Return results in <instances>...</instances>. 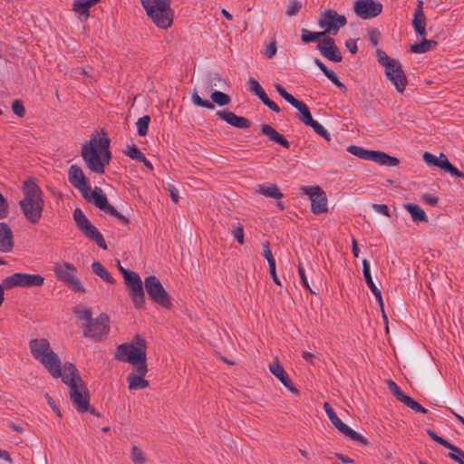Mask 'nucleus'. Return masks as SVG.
I'll list each match as a JSON object with an SVG mask.
<instances>
[{"instance_id": "6e6d98bb", "label": "nucleus", "mask_w": 464, "mask_h": 464, "mask_svg": "<svg viewBox=\"0 0 464 464\" xmlns=\"http://www.w3.org/2000/svg\"><path fill=\"white\" fill-rule=\"evenodd\" d=\"M263 255L265 258L267 260L268 266H271L272 264H276V260L273 256V254L269 248V244L266 243L263 245Z\"/></svg>"}, {"instance_id": "5701e85b", "label": "nucleus", "mask_w": 464, "mask_h": 464, "mask_svg": "<svg viewBox=\"0 0 464 464\" xmlns=\"http://www.w3.org/2000/svg\"><path fill=\"white\" fill-rule=\"evenodd\" d=\"M332 424L345 437L350 440L360 443L362 446L368 445V440L359 434L358 432L352 430L349 426L343 423L338 416H335L333 420H331Z\"/></svg>"}, {"instance_id": "0e129e2a", "label": "nucleus", "mask_w": 464, "mask_h": 464, "mask_svg": "<svg viewBox=\"0 0 464 464\" xmlns=\"http://www.w3.org/2000/svg\"><path fill=\"white\" fill-rule=\"evenodd\" d=\"M45 399L47 400L48 404L51 406V408L56 413V415L61 418L62 413L57 405L55 404L54 401L52 399V397L49 394H45Z\"/></svg>"}, {"instance_id": "0eeeda50", "label": "nucleus", "mask_w": 464, "mask_h": 464, "mask_svg": "<svg viewBox=\"0 0 464 464\" xmlns=\"http://www.w3.org/2000/svg\"><path fill=\"white\" fill-rule=\"evenodd\" d=\"M376 58L378 63L384 67V72L388 80L399 92H403L408 83L407 77L399 61L390 58L382 49H377Z\"/></svg>"}, {"instance_id": "a19ab883", "label": "nucleus", "mask_w": 464, "mask_h": 464, "mask_svg": "<svg viewBox=\"0 0 464 464\" xmlns=\"http://www.w3.org/2000/svg\"><path fill=\"white\" fill-rule=\"evenodd\" d=\"M387 385L391 392L395 396V398L401 401L404 402L406 399L409 397L398 387V385L392 380L386 381Z\"/></svg>"}, {"instance_id": "774afa93", "label": "nucleus", "mask_w": 464, "mask_h": 464, "mask_svg": "<svg viewBox=\"0 0 464 464\" xmlns=\"http://www.w3.org/2000/svg\"><path fill=\"white\" fill-rule=\"evenodd\" d=\"M324 409L330 420H333L335 416H337L335 411L328 402L324 403Z\"/></svg>"}, {"instance_id": "e433bc0d", "label": "nucleus", "mask_w": 464, "mask_h": 464, "mask_svg": "<svg viewBox=\"0 0 464 464\" xmlns=\"http://www.w3.org/2000/svg\"><path fill=\"white\" fill-rule=\"evenodd\" d=\"M362 263V274H363L365 282H366L367 285L369 286V288L371 289L372 293L376 294V292H377V290H379V288L375 285V284L372 278V275H371V271H370V265L366 259H363Z\"/></svg>"}, {"instance_id": "9d476101", "label": "nucleus", "mask_w": 464, "mask_h": 464, "mask_svg": "<svg viewBox=\"0 0 464 464\" xmlns=\"http://www.w3.org/2000/svg\"><path fill=\"white\" fill-rule=\"evenodd\" d=\"M144 287L153 303L166 309H169L172 306L170 295L165 290L157 276H150L146 277L144 280Z\"/></svg>"}, {"instance_id": "ddd939ff", "label": "nucleus", "mask_w": 464, "mask_h": 464, "mask_svg": "<svg viewBox=\"0 0 464 464\" xmlns=\"http://www.w3.org/2000/svg\"><path fill=\"white\" fill-rule=\"evenodd\" d=\"M109 316L101 314L88 324H83V336L92 339L95 342L102 341L110 332Z\"/></svg>"}, {"instance_id": "4d7b16f0", "label": "nucleus", "mask_w": 464, "mask_h": 464, "mask_svg": "<svg viewBox=\"0 0 464 464\" xmlns=\"http://www.w3.org/2000/svg\"><path fill=\"white\" fill-rule=\"evenodd\" d=\"M232 235L235 239L240 244H244V228L241 225H238L233 231Z\"/></svg>"}, {"instance_id": "b1692460", "label": "nucleus", "mask_w": 464, "mask_h": 464, "mask_svg": "<svg viewBox=\"0 0 464 464\" xmlns=\"http://www.w3.org/2000/svg\"><path fill=\"white\" fill-rule=\"evenodd\" d=\"M14 248V236L11 227L5 222L0 223V252L10 253Z\"/></svg>"}, {"instance_id": "4be33fe9", "label": "nucleus", "mask_w": 464, "mask_h": 464, "mask_svg": "<svg viewBox=\"0 0 464 464\" xmlns=\"http://www.w3.org/2000/svg\"><path fill=\"white\" fill-rule=\"evenodd\" d=\"M268 368L271 373L274 374L285 388H287L291 392L298 394V390L293 385L290 378L277 358L269 364Z\"/></svg>"}, {"instance_id": "13d9d810", "label": "nucleus", "mask_w": 464, "mask_h": 464, "mask_svg": "<svg viewBox=\"0 0 464 464\" xmlns=\"http://www.w3.org/2000/svg\"><path fill=\"white\" fill-rule=\"evenodd\" d=\"M381 37V33L378 29H372L369 33V40L373 46H377Z\"/></svg>"}, {"instance_id": "603ef678", "label": "nucleus", "mask_w": 464, "mask_h": 464, "mask_svg": "<svg viewBox=\"0 0 464 464\" xmlns=\"http://www.w3.org/2000/svg\"><path fill=\"white\" fill-rule=\"evenodd\" d=\"M427 433L434 441H436L440 445L445 447L446 449H448L450 446V444H451L450 442H449L448 440H446L442 437L438 436L437 433L434 430H430V429L427 430Z\"/></svg>"}, {"instance_id": "e2e57ef3", "label": "nucleus", "mask_w": 464, "mask_h": 464, "mask_svg": "<svg viewBox=\"0 0 464 464\" xmlns=\"http://www.w3.org/2000/svg\"><path fill=\"white\" fill-rule=\"evenodd\" d=\"M262 102L266 105L270 110H272L273 111H276V112H279L280 111V108L278 107V105L274 102L273 101H271L268 96H266L263 101Z\"/></svg>"}, {"instance_id": "4c0bfd02", "label": "nucleus", "mask_w": 464, "mask_h": 464, "mask_svg": "<svg viewBox=\"0 0 464 464\" xmlns=\"http://www.w3.org/2000/svg\"><path fill=\"white\" fill-rule=\"evenodd\" d=\"M248 86L249 91L255 93L261 101H263L267 96L262 86L256 79L249 78Z\"/></svg>"}, {"instance_id": "3c124183", "label": "nucleus", "mask_w": 464, "mask_h": 464, "mask_svg": "<svg viewBox=\"0 0 464 464\" xmlns=\"http://www.w3.org/2000/svg\"><path fill=\"white\" fill-rule=\"evenodd\" d=\"M407 407L411 408L416 412L426 413L427 410L422 407L420 403L412 400L411 397H408L406 401L403 402Z\"/></svg>"}, {"instance_id": "de8ad7c7", "label": "nucleus", "mask_w": 464, "mask_h": 464, "mask_svg": "<svg viewBox=\"0 0 464 464\" xmlns=\"http://www.w3.org/2000/svg\"><path fill=\"white\" fill-rule=\"evenodd\" d=\"M150 121V117L149 115H144L137 121L136 126L140 136H145L147 134Z\"/></svg>"}, {"instance_id": "a878e982", "label": "nucleus", "mask_w": 464, "mask_h": 464, "mask_svg": "<svg viewBox=\"0 0 464 464\" xmlns=\"http://www.w3.org/2000/svg\"><path fill=\"white\" fill-rule=\"evenodd\" d=\"M260 129L262 134L266 136L270 140L281 145L285 149L290 148V143L287 139L272 126L268 124H262Z\"/></svg>"}, {"instance_id": "c85d7f7f", "label": "nucleus", "mask_w": 464, "mask_h": 464, "mask_svg": "<svg viewBox=\"0 0 464 464\" xmlns=\"http://www.w3.org/2000/svg\"><path fill=\"white\" fill-rule=\"evenodd\" d=\"M146 373L147 372L141 374L140 372H137L136 371L130 372L127 377L129 389L142 390L147 388L149 386V382L143 378L146 375Z\"/></svg>"}, {"instance_id": "5fc2aeb1", "label": "nucleus", "mask_w": 464, "mask_h": 464, "mask_svg": "<svg viewBox=\"0 0 464 464\" xmlns=\"http://www.w3.org/2000/svg\"><path fill=\"white\" fill-rule=\"evenodd\" d=\"M12 111L14 114L19 117H24L25 114V109L20 100H15L12 104Z\"/></svg>"}, {"instance_id": "338daca9", "label": "nucleus", "mask_w": 464, "mask_h": 464, "mask_svg": "<svg viewBox=\"0 0 464 464\" xmlns=\"http://www.w3.org/2000/svg\"><path fill=\"white\" fill-rule=\"evenodd\" d=\"M423 160H425V162H427L428 164H430V165H433V166H436V163H437V157L434 156L433 154L430 153V152H424L423 154Z\"/></svg>"}, {"instance_id": "39448f33", "label": "nucleus", "mask_w": 464, "mask_h": 464, "mask_svg": "<svg viewBox=\"0 0 464 464\" xmlns=\"http://www.w3.org/2000/svg\"><path fill=\"white\" fill-rule=\"evenodd\" d=\"M32 356L44 365L53 378H59L63 372L61 360L45 338H34L28 343Z\"/></svg>"}, {"instance_id": "412c9836", "label": "nucleus", "mask_w": 464, "mask_h": 464, "mask_svg": "<svg viewBox=\"0 0 464 464\" xmlns=\"http://www.w3.org/2000/svg\"><path fill=\"white\" fill-rule=\"evenodd\" d=\"M68 180L82 194L86 190H91V187L88 184V180L82 171V169L77 165H72L68 170Z\"/></svg>"}, {"instance_id": "58836bf2", "label": "nucleus", "mask_w": 464, "mask_h": 464, "mask_svg": "<svg viewBox=\"0 0 464 464\" xmlns=\"http://www.w3.org/2000/svg\"><path fill=\"white\" fill-rule=\"evenodd\" d=\"M301 33V40L304 43L314 42L317 39L325 35V32H311L307 29H302Z\"/></svg>"}, {"instance_id": "052dcab7", "label": "nucleus", "mask_w": 464, "mask_h": 464, "mask_svg": "<svg viewBox=\"0 0 464 464\" xmlns=\"http://www.w3.org/2000/svg\"><path fill=\"white\" fill-rule=\"evenodd\" d=\"M372 208L380 214L390 217L389 208L385 204H372Z\"/></svg>"}, {"instance_id": "2f4dec72", "label": "nucleus", "mask_w": 464, "mask_h": 464, "mask_svg": "<svg viewBox=\"0 0 464 464\" xmlns=\"http://www.w3.org/2000/svg\"><path fill=\"white\" fill-rule=\"evenodd\" d=\"M314 63L337 88L346 90L345 85L339 81L336 74L333 71L329 70L319 59H314Z\"/></svg>"}, {"instance_id": "7ed1b4c3", "label": "nucleus", "mask_w": 464, "mask_h": 464, "mask_svg": "<svg viewBox=\"0 0 464 464\" xmlns=\"http://www.w3.org/2000/svg\"><path fill=\"white\" fill-rule=\"evenodd\" d=\"M24 198L19 202L20 208L25 218L32 224H37L44 207L43 191L33 179L24 181L22 188Z\"/></svg>"}, {"instance_id": "37998d69", "label": "nucleus", "mask_w": 464, "mask_h": 464, "mask_svg": "<svg viewBox=\"0 0 464 464\" xmlns=\"http://www.w3.org/2000/svg\"><path fill=\"white\" fill-rule=\"evenodd\" d=\"M191 100L193 103L198 107L207 108L209 110H213L215 108L214 104L208 100H203L197 90H194L191 93Z\"/></svg>"}, {"instance_id": "8fccbe9b", "label": "nucleus", "mask_w": 464, "mask_h": 464, "mask_svg": "<svg viewBox=\"0 0 464 464\" xmlns=\"http://www.w3.org/2000/svg\"><path fill=\"white\" fill-rule=\"evenodd\" d=\"M302 8V3L299 0H293L289 3L285 14L287 16L295 15Z\"/></svg>"}, {"instance_id": "c03bdc74", "label": "nucleus", "mask_w": 464, "mask_h": 464, "mask_svg": "<svg viewBox=\"0 0 464 464\" xmlns=\"http://www.w3.org/2000/svg\"><path fill=\"white\" fill-rule=\"evenodd\" d=\"M449 457L459 464H464V451L457 446L450 444Z\"/></svg>"}, {"instance_id": "9b49d317", "label": "nucleus", "mask_w": 464, "mask_h": 464, "mask_svg": "<svg viewBox=\"0 0 464 464\" xmlns=\"http://www.w3.org/2000/svg\"><path fill=\"white\" fill-rule=\"evenodd\" d=\"M73 219L79 230L94 241L101 248L107 249V244L99 230L90 222L81 208H75Z\"/></svg>"}, {"instance_id": "bf43d9fd", "label": "nucleus", "mask_w": 464, "mask_h": 464, "mask_svg": "<svg viewBox=\"0 0 464 464\" xmlns=\"http://www.w3.org/2000/svg\"><path fill=\"white\" fill-rule=\"evenodd\" d=\"M277 52L276 41H272L266 49L265 54L267 58H273Z\"/></svg>"}, {"instance_id": "bb28decb", "label": "nucleus", "mask_w": 464, "mask_h": 464, "mask_svg": "<svg viewBox=\"0 0 464 464\" xmlns=\"http://www.w3.org/2000/svg\"><path fill=\"white\" fill-rule=\"evenodd\" d=\"M96 2L85 0H74L72 4V11L77 14L78 19L84 23L90 16V8L95 5Z\"/></svg>"}, {"instance_id": "1a4fd4ad", "label": "nucleus", "mask_w": 464, "mask_h": 464, "mask_svg": "<svg viewBox=\"0 0 464 464\" xmlns=\"http://www.w3.org/2000/svg\"><path fill=\"white\" fill-rule=\"evenodd\" d=\"M82 196L86 200L92 203L96 208H100L107 214L117 218L122 223L126 225L130 223L128 218L121 214L113 206L108 203L107 197L101 188L95 187L92 191L86 190Z\"/></svg>"}, {"instance_id": "6ab92c4d", "label": "nucleus", "mask_w": 464, "mask_h": 464, "mask_svg": "<svg viewBox=\"0 0 464 464\" xmlns=\"http://www.w3.org/2000/svg\"><path fill=\"white\" fill-rule=\"evenodd\" d=\"M353 10L358 17L366 20L378 16L382 11V5L374 0H357Z\"/></svg>"}, {"instance_id": "393cba45", "label": "nucleus", "mask_w": 464, "mask_h": 464, "mask_svg": "<svg viewBox=\"0 0 464 464\" xmlns=\"http://www.w3.org/2000/svg\"><path fill=\"white\" fill-rule=\"evenodd\" d=\"M217 116L223 121H225L227 123L230 124L231 126L239 128V129H246L250 127V121L242 116H237L232 111H218Z\"/></svg>"}, {"instance_id": "680f3d73", "label": "nucleus", "mask_w": 464, "mask_h": 464, "mask_svg": "<svg viewBox=\"0 0 464 464\" xmlns=\"http://www.w3.org/2000/svg\"><path fill=\"white\" fill-rule=\"evenodd\" d=\"M167 190L169 191V197L171 198L174 203H177L179 199V190L173 186L169 184L167 187Z\"/></svg>"}, {"instance_id": "dca6fc26", "label": "nucleus", "mask_w": 464, "mask_h": 464, "mask_svg": "<svg viewBox=\"0 0 464 464\" xmlns=\"http://www.w3.org/2000/svg\"><path fill=\"white\" fill-rule=\"evenodd\" d=\"M124 282L129 288L130 296L136 308H141L145 304V294L143 283L136 272H124Z\"/></svg>"}, {"instance_id": "a18cd8bd", "label": "nucleus", "mask_w": 464, "mask_h": 464, "mask_svg": "<svg viewBox=\"0 0 464 464\" xmlns=\"http://www.w3.org/2000/svg\"><path fill=\"white\" fill-rule=\"evenodd\" d=\"M307 126L311 127L314 132L323 137L325 140H331L330 133L318 121L313 120L312 122H310Z\"/></svg>"}, {"instance_id": "f3484780", "label": "nucleus", "mask_w": 464, "mask_h": 464, "mask_svg": "<svg viewBox=\"0 0 464 464\" xmlns=\"http://www.w3.org/2000/svg\"><path fill=\"white\" fill-rule=\"evenodd\" d=\"M301 190L310 198L311 210L314 214L318 215L328 211L327 197L320 187H302Z\"/></svg>"}, {"instance_id": "f257e3e1", "label": "nucleus", "mask_w": 464, "mask_h": 464, "mask_svg": "<svg viewBox=\"0 0 464 464\" xmlns=\"http://www.w3.org/2000/svg\"><path fill=\"white\" fill-rule=\"evenodd\" d=\"M110 142V139L105 134L102 137L96 134L82 145L81 155L91 171L96 174L105 172V167L109 165L111 159Z\"/></svg>"}, {"instance_id": "aec40b11", "label": "nucleus", "mask_w": 464, "mask_h": 464, "mask_svg": "<svg viewBox=\"0 0 464 464\" xmlns=\"http://www.w3.org/2000/svg\"><path fill=\"white\" fill-rule=\"evenodd\" d=\"M317 50L320 53L334 63H339L342 61V54L339 48L336 46L334 38L324 37L323 40L318 42Z\"/></svg>"}, {"instance_id": "4468645a", "label": "nucleus", "mask_w": 464, "mask_h": 464, "mask_svg": "<svg viewBox=\"0 0 464 464\" xmlns=\"http://www.w3.org/2000/svg\"><path fill=\"white\" fill-rule=\"evenodd\" d=\"M53 272L56 277L64 282L72 290L75 292H85L83 285L76 276V267L69 263H56L53 266Z\"/></svg>"}, {"instance_id": "cd10ccee", "label": "nucleus", "mask_w": 464, "mask_h": 464, "mask_svg": "<svg viewBox=\"0 0 464 464\" xmlns=\"http://www.w3.org/2000/svg\"><path fill=\"white\" fill-rule=\"evenodd\" d=\"M436 167L449 172L451 176L464 179V173L455 168L448 160L444 153H440L437 157Z\"/></svg>"}, {"instance_id": "6e6552de", "label": "nucleus", "mask_w": 464, "mask_h": 464, "mask_svg": "<svg viewBox=\"0 0 464 464\" xmlns=\"http://www.w3.org/2000/svg\"><path fill=\"white\" fill-rule=\"evenodd\" d=\"M423 2L420 0L415 9L412 25L415 32L421 37L422 41L414 44L411 46V52L414 53H423L430 50H432L436 45L437 42L434 40L426 39V19L422 9Z\"/></svg>"}, {"instance_id": "2eb2a0df", "label": "nucleus", "mask_w": 464, "mask_h": 464, "mask_svg": "<svg viewBox=\"0 0 464 464\" xmlns=\"http://www.w3.org/2000/svg\"><path fill=\"white\" fill-rule=\"evenodd\" d=\"M44 283V278L41 275L25 273H14L3 280V285L5 289L42 286Z\"/></svg>"}, {"instance_id": "7c9ffc66", "label": "nucleus", "mask_w": 464, "mask_h": 464, "mask_svg": "<svg viewBox=\"0 0 464 464\" xmlns=\"http://www.w3.org/2000/svg\"><path fill=\"white\" fill-rule=\"evenodd\" d=\"M372 161L388 167H395L400 163V160L397 158L377 150H373Z\"/></svg>"}, {"instance_id": "ea45409f", "label": "nucleus", "mask_w": 464, "mask_h": 464, "mask_svg": "<svg viewBox=\"0 0 464 464\" xmlns=\"http://www.w3.org/2000/svg\"><path fill=\"white\" fill-rule=\"evenodd\" d=\"M72 312L78 319L84 322V324H88L92 319V314L90 309L82 306H75L73 307Z\"/></svg>"}, {"instance_id": "a211bd4d", "label": "nucleus", "mask_w": 464, "mask_h": 464, "mask_svg": "<svg viewBox=\"0 0 464 464\" xmlns=\"http://www.w3.org/2000/svg\"><path fill=\"white\" fill-rule=\"evenodd\" d=\"M275 88L283 99H285L288 103H290L294 108H295L300 112L299 120L302 122H304L306 126L310 122H312L314 119L311 115L309 108L304 102L295 99L292 94L287 92L286 90L281 84L276 83L275 85Z\"/></svg>"}, {"instance_id": "72a5a7b5", "label": "nucleus", "mask_w": 464, "mask_h": 464, "mask_svg": "<svg viewBox=\"0 0 464 464\" xmlns=\"http://www.w3.org/2000/svg\"><path fill=\"white\" fill-rule=\"evenodd\" d=\"M226 81L218 73L209 75L205 81L206 91H212L215 87L223 88L226 85Z\"/></svg>"}, {"instance_id": "c756f323", "label": "nucleus", "mask_w": 464, "mask_h": 464, "mask_svg": "<svg viewBox=\"0 0 464 464\" xmlns=\"http://www.w3.org/2000/svg\"><path fill=\"white\" fill-rule=\"evenodd\" d=\"M256 192L261 194L266 198L280 199L283 198V193L280 191L276 184L269 185H258L256 188Z\"/></svg>"}, {"instance_id": "864d4df0", "label": "nucleus", "mask_w": 464, "mask_h": 464, "mask_svg": "<svg viewBox=\"0 0 464 464\" xmlns=\"http://www.w3.org/2000/svg\"><path fill=\"white\" fill-rule=\"evenodd\" d=\"M298 274H299V276H300V279H301V283H302V285H304L307 290H309V292H310L311 294L315 295L316 293H315V292H314V291L310 287V285H309V283H308L307 277H306L305 273H304V267H303L301 265H299V266H298Z\"/></svg>"}, {"instance_id": "09e8293b", "label": "nucleus", "mask_w": 464, "mask_h": 464, "mask_svg": "<svg viewBox=\"0 0 464 464\" xmlns=\"http://www.w3.org/2000/svg\"><path fill=\"white\" fill-rule=\"evenodd\" d=\"M124 154L132 160L141 161L144 160V154L136 147V145L128 146L123 151Z\"/></svg>"}, {"instance_id": "423d86ee", "label": "nucleus", "mask_w": 464, "mask_h": 464, "mask_svg": "<svg viewBox=\"0 0 464 464\" xmlns=\"http://www.w3.org/2000/svg\"><path fill=\"white\" fill-rule=\"evenodd\" d=\"M172 0H140L147 15L156 26L168 29L173 23L174 13L171 9Z\"/></svg>"}, {"instance_id": "49530a36", "label": "nucleus", "mask_w": 464, "mask_h": 464, "mask_svg": "<svg viewBox=\"0 0 464 464\" xmlns=\"http://www.w3.org/2000/svg\"><path fill=\"white\" fill-rule=\"evenodd\" d=\"M130 459L134 464H144L146 458L143 451L137 446H132L130 450Z\"/></svg>"}, {"instance_id": "f704fd0d", "label": "nucleus", "mask_w": 464, "mask_h": 464, "mask_svg": "<svg viewBox=\"0 0 464 464\" xmlns=\"http://www.w3.org/2000/svg\"><path fill=\"white\" fill-rule=\"evenodd\" d=\"M92 272L100 276L102 279L105 280L110 284H114V279L111 276L109 272L105 269V267L98 261H95L92 264Z\"/></svg>"}, {"instance_id": "69168bd1", "label": "nucleus", "mask_w": 464, "mask_h": 464, "mask_svg": "<svg viewBox=\"0 0 464 464\" xmlns=\"http://www.w3.org/2000/svg\"><path fill=\"white\" fill-rule=\"evenodd\" d=\"M7 214V204L2 195H0V218H5Z\"/></svg>"}, {"instance_id": "20e7f679", "label": "nucleus", "mask_w": 464, "mask_h": 464, "mask_svg": "<svg viewBox=\"0 0 464 464\" xmlns=\"http://www.w3.org/2000/svg\"><path fill=\"white\" fill-rule=\"evenodd\" d=\"M146 341L136 334L131 343H125L117 347L115 358L135 366V371L141 374L148 372L146 364Z\"/></svg>"}, {"instance_id": "f03ea898", "label": "nucleus", "mask_w": 464, "mask_h": 464, "mask_svg": "<svg viewBox=\"0 0 464 464\" xmlns=\"http://www.w3.org/2000/svg\"><path fill=\"white\" fill-rule=\"evenodd\" d=\"M70 389V399L73 407L79 412L89 411L90 394L83 383L78 370L72 362H66L63 365V372L59 377Z\"/></svg>"}, {"instance_id": "f8f14e48", "label": "nucleus", "mask_w": 464, "mask_h": 464, "mask_svg": "<svg viewBox=\"0 0 464 464\" xmlns=\"http://www.w3.org/2000/svg\"><path fill=\"white\" fill-rule=\"evenodd\" d=\"M317 22L325 34L336 35L339 30L346 25L347 19L345 15L339 14L334 9H326L321 13Z\"/></svg>"}, {"instance_id": "c9c22d12", "label": "nucleus", "mask_w": 464, "mask_h": 464, "mask_svg": "<svg viewBox=\"0 0 464 464\" xmlns=\"http://www.w3.org/2000/svg\"><path fill=\"white\" fill-rule=\"evenodd\" d=\"M347 151L360 159L372 161L373 150H367L359 146L350 145L347 148Z\"/></svg>"}, {"instance_id": "79ce46f5", "label": "nucleus", "mask_w": 464, "mask_h": 464, "mask_svg": "<svg viewBox=\"0 0 464 464\" xmlns=\"http://www.w3.org/2000/svg\"><path fill=\"white\" fill-rule=\"evenodd\" d=\"M210 97L212 102L219 106L227 105L231 101L230 97L227 94L218 91L213 92Z\"/></svg>"}, {"instance_id": "473e14b6", "label": "nucleus", "mask_w": 464, "mask_h": 464, "mask_svg": "<svg viewBox=\"0 0 464 464\" xmlns=\"http://www.w3.org/2000/svg\"><path fill=\"white\" fill-rule=\"evenodd\" d=\"M404 208L411 214L413 221H428V218L424 210L420 206L411 203H406L404 204Z\"/></svg>"}]
</instances>
